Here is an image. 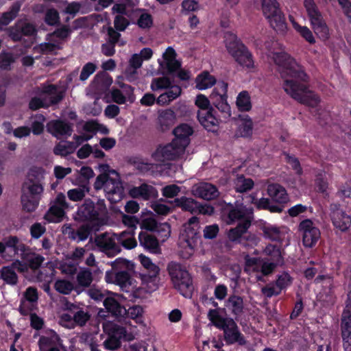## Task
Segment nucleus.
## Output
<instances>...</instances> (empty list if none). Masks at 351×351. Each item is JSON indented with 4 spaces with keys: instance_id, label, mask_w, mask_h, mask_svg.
<instances>
[{
    "instance_id": "obj_1",
    "label": "nucleus",
    "mask_w": 351,
    "mask_h": 351,
    "mask_svg": "<svg viewBox=\"0 0 351 351\" xmlns=\"http://www.w3.org/2000/svg\"><path fill=\"white\" fill-rule=\"evenodd\" d=\"M272 59L278 65V72L284 80V90L302 104L316 106L319 102V97L308 90L305 84L298 82V80L304 82L307 78L302 66L285 52L274 53Z\"/></svg>"
},
{
    "instance_id": "obj_2",
    "label": "nucleus",
    "mask_w": 351,
    "mask_h": 351,
    "mask_svg": "<svg viewBox=\"0 0 351 351\" xmlns=\"http://www.w3.org/2000/svg\"><path fill=\"white\" fill-rule=\"evenodd\" d=\"M99 169L101 173L95 180V189H104L112 202L120 201L123 197L124 189L119 174L107 164L100 165Z\"/></svg>"
},
{
    "instance_id": "obj_3",
    "label": "nucleus",
    "mask_w": 351,
    "mask_h": 351,
    "mask_svg": "<svg viewBox=\"0 0 351 351\" xmlns=\"http://www.w3.org/2000/svg\"><path fill=\"white\" fill-rule=\"evenodd\" d=\"M199 228V221L197 217H191L186 223L180 233L178 253L180 258H189L194 252V245Z\"/></svg>"
},
{
    "instance_id": "obj_4",
    "label": "nucleus",
    "mask_w": 351,
    "mask_h": 351,
    "mask_svg": "<svg viewBox=\"0 0 351 351\" xmlns=\"http://www.w3.org/2000/svg\"><path fill=\"white\" fill-rule=\"evenodd\" d=\"M224 38L226 48L235 62L243 68L247 69L254 68L252 55L241 40L231 32H226Z\"/></svg>"
},
{
    "instance_id": "obj_5",
    "label": "nucleus",
    "mask_w": 351,
    "mask_h": 351,
    "mask_svg": "<svg viewBox=\"0 0 351 351\" xmlns=\"http://www.w3.org/2000/svg\"><path fill=\"white\" fill-rule=\"evenodd\" d=\"M107 209L103 200L95 205L90 200H86L78 209V215L90 223L92 229L98 231L107 222Z\"/></svg>"
},
{
    "instance_id": "obj_6",
    "label": "nucleus",
    "mask_w": 351,
    "mask_h": 351,
    "mask_svg": "<svg viewBox=\"0 0 351 351\" xmlns=\"http://www.w3.org/2000/svg\"><path fill=\"white\" fill-rule=\"evenodd\" d=\"M105 280L108 283L118 285L121 291L130 293L133 297H136L141 290L136 281L128 272L125 271H107L105 274Z\"/></svg>"
},
{
    "instance_id": "obj_7",
    "label": "nucleus",
    "mask_w": 351,
    "mask_h": 351,
    "mask_svg": "<svg viewBox=\"0 0 351 351\" xmlns=\"http://www.w3.org/2000/svg\"><path fill=\"white\" fill-rule=\"evenodd\" d=\"M41 93L43 95L42 99L34 97L29 101V105L32 110H37L41 107L46 108L50 104L58 103L63 97L62 93L58 90L53 85L44 86Z\"/></svg>"
},
{
    "instance_id": "obj_8",
    "label": "nucleus",
    "mask_w": 351,
    "mask_h": 351,
    "mask_svg": "<svg viewBox=\"0 0 351 351\" xmlns=\"http://www.w3.org/2000/svg\"><path fill=\"white\" fill-rule=\"evenodd\" d=\"M221 217L228 224H231L236 221H243L245 219H250L246 216L244 207L241 204L235 203L226 204L225 202L219 204Z\"/></svg>"
},
{
    "instance_id": "obj_9",
    "label": "nucleus",
    "mask_w": 351,
    "mask_h": 351,
    "mask_svg": "<svg viewBox=\"0 0 351 351\" xmlns=\"http://www.w3.org/2000/svg\"><path fill=\"white\" fill-rule=\"evenodd\" d=\"M330 217L333 226L341 232H345L351 226V217L337 202L330 205Z\"/></svg>"
},
{
    "instance_id": "obj_10",
    "label": "nucleus",
    "mask_w": 351,
    "mask_h": 351,
    "mask_svg": "<svg viewBox=\"0 0 351 351\" xmlns=\"http://www.w3.org/2000/svg\"><path fill=\"white\" fill-rule=\"evenodd\" d=\"M223 331V337L227 344L238 343L239 345H245L246 341L241 333L237 323L232 318L227 320L219 328Z\"/></svg>"
},
{
    "instance_id": "obj_11",
    "label": "nucleus",
    "mask_w": 351,
    "mask_h": 351,
    "mask_svg": "<svg viewBox=\"0 0 351 351\" xmlns=\"http://www.w3.org/2000/svg\"><path fill=\"white\" fill-rule=\"evenodd\" d=\"M95 242L96 245L108 256H114L120 252L121 249L117 243V234L106 232L98 235Z\"/></svg>"
},
{
    "instance_id": "obj_12",
    "label": "nucleus",
    "mask_w": 351,
    "mask_h": 351,
    "mask_svg": "<svg viewBox=\"0 0 351 351\" xmlns=\"http://www.w3.org/2000/svg\"><path fill=\"white\" fill-rule=\"evenodd\" d=\"M299 231L302 237L303 244L306 247L314 246L320 237L319 230L310 219H305L300 223Z\"/></svg>"
},
{
    "instance_id": "obj_13",
    "label": "nucleus",
    "mask_w": 351,
    "mask_h": 351,
    "mask_svg": "<svg viewBox=\"0 0 351 351\" xmlns=\"http://www.w3.org/2000/svg\"><path fill=\"white\" fill-rule=\"evenodd\" d=\"M14 269L19 273H27V265L20 260L14 261L11 265L5 266L0 269V279L8 285H16L18 282V276Z\"/></svg>"
},
{
    "instance_id": "obj_14",
    "label": "nucleus",
    "mask_w": 351,
    "mask_h": 351,
    "mask_svg": "<svg viewBox=\"0 0 351 351\" xmlns=\"http://www.w3.org/2000/svg\"><path fill=\"white\" fill-rule=\"evenodd\" d=\"M193 126L188 123H182L177 126V159L183 158L185 149L190 144V137L193 134Z\"/></svg>"
},
{
    "instance_id": "obj_15",
    "label": "nucleus",
    "mask_w": 351,
    "mask_h": 351,
    "mask_svg": "<svg viewBox=\"0 0 351 351\" xmlns=\"http://www.w3.org/2000/svg\"><path fill=\"white\" fill-rule=\"evenodd\" d=\"M152 157L156 162L168 165L169 161L176 158V142L173 139L171 143L160 145L152 154Z\"/></svg>"
},
{
    "instance_id": "obj_16",
    "label": "nucleus",
    "mask_w": 351,
    "mask_h": 351,
    "mask_svg": "<svg viewBox=\"0 0 351 351\" xmlns=\"http://www.w3.org/2000/svg\"><path fill=\"white\" fill-rule=\"evenodd\" d=\"M177 290L184 298L192 297L194 286L191 275L185 269H177Z\"/></svg>"
},
{
    "instance_id": "obj_17",
    "label": "nucleus",
    "mask_w": 351,
    "mask_h": 351,
    "mask_svg": "<svg viewBox=\"0 0 351 351\" xmlns=\"http://www.w3.org/2000/svg\"><path fill=\"white\" fill-rule=\"evenodd\" d=\"M193 195L205 200H212L217 198L219 193L215 186L203 182L193 187Z\"/></svg>"
},
{
    "instance_id": "obj_18",
    "label": "nucleus",
    "mask_w": 351,
    "mask_h": 351,
    "mask_svg": "<svg viewBox=\"0 0 351 351\" xmlns=\"http://www.w3.org/2000/svg\"><path fill=\"white\" fill-rule=\"evenodd\" d=\"M176 123V112L173 108L160 109L158 111V123L162 132L169 130Z\"/></svg>"
},
{
    "instance_id": "obj_19",
    "label": "nucleus",
    "mask_w": 351,
    "mask_h": 351,
    "mask_svg": "<svg viewBox=\"0 0 351 351\" xmlns=\"http://www.w3.org/2000/svg\"><path fill=\"white\" fill-rule=\"evenodd\" d=\"M38 346L40 351H44L50 348L62 346V340L54 330L49 329L40 336Z\"/></svg>"
},
{
    "instance_id": "obj_20",
    "label": "nucleus",
    "mask_w": 351,
    "mask_h": 351,
    "mask_svg": "<svg viewBox=\"0 0 351 351\" xmlns=\"http://www.w3.org/2000/svg\"><path fill=\"white\" fill-rule=\"evenodd\" d=\"M47 128V130L57 138L71 136L72 133L71 126L68 123L60 120L49 121Z\"/></svg>"
},
{
    "instance_id": "obj_21",
    "label": "nucleus",
    "mask_w": 351,
    "mask_h": 351,
    "mask_svg": "<svg viewBox=\"0 0 351 351\" xmlns=\"http://www.w3.org/2000/svg\"><path fill=\"white\" fill-rule=\"evenodd\" d=\"M213 111L212 108L209 110H199L197 112V119L206 130L215 132L217 129L219 121L213 115Z\"/></svg>"
},
{
    "instance_id": "obj_22",
    "label": "nucleus",
    "mask_w": 351,
    "mask_h": 351,
    "mask_svg": "<svg viewBox=\"0 0 351 351\" xmlns=\"http://www.w3.org/2000/svg\"><path fill=\"white\" fill-rule=\"evenodd\" d=\"M128 193L133 198H141L145 200L156 197L158 194L154 186L145 183L139 186L132 187L130 189Z\"/></svg>"
},
{
    "instance_id": "obj_23",
    "label": "nucleus",
    "mask_w": 351,
    "mask_h": 351,
    "mask_svg": "<svg viewBox=\"0 0 351 351\" xmlns=\"http://www.w3.org/2000/svg\"><path fill=\"white\" fill-rule=\"evenodd\" d=\"M44 261L45 258L43 256L25 249L23 251L21 260H20L26 264L27 272L29 269L32 270L38 269Z\"/></svg>"
},
{
    "instance_id": "obj_24",
    "label": "nucleus",
    "mask_w": 351,
    "mask_h": 351,
    "mask_svg": "<svg viewBox=\"0 0 351 351\" xmlns=\"http://www.w3.org/2000/svg\"><path fill=\"white\" fill-rule=\"evenodd\" d=\"M121 296L119 294L108 292L104 300L106 308L114 315H121L125 310L120 304Z\"/></svg>"
},
{
    "instance_id": "obj_25",
    "label": "nucleus",
    "mask_w": 351,
    "mask_h": 351,
    "mask_svg": "<svg viewBox=\"0 0 351 351\" xmlns=\"http://www.w3.org/2000/svg\"><path fill=\"white\" fill-rule=\"evenodd\" d=\"M163 60L159 61L163 73H171L176 70V52L172 47H169L162 55Z\"/></svg>"
},
{
    "instance_id": "obj_26",
    "label": "nucleus",
    "mask_w": 351,
    "mask_h": 351,
    "mask_svg": "<svg viewBox=\"0 0 351 351\" xmlns=\"http://www.w3.org/2000/svg\"><path fill=\"white\" fill-rule=\"evenodd\" d=\"M267 194L276 203L285 204L288 199L285 189L278 184H271L267 186Z\"/></svg>"
},
{
    "instance_id": "obj_27",
    "label": "nucleus",
    "mask_w": 351,
    "mask_h": 351,
    "mask_svg": "<svg viewBox=\"0 0 351 351\" xmlns=\"http://www.w3.org/2000/svg\"><path fill=\"white\" fill-rule=\"evenodd\" d=\"M251 226V219H245L234 228H231L228 233V238L232 242H240L241 239L245 234Z\"/></svg>"
},
{
    "instance_id": "obj_28",
    "label": "nucleus",
    "mask_w": 351,
    "mask_h": 351,
    "mask_svg": "<svg viewBox=\"0 0 351 351\" xmlns=\"http://www.w3.org/2000/svg\"><path fill=\"white\" fill-rule=\"evenodd\" d=\"M140 245L152 253H160L158 240L155 237L147 232H141L138 235Z\"/></svg>"
},
{
    "instance_id": "obj_29",
    "label": "nucleus",
    "mask_w": 351,
    "mask_h": 351,
    "mask_svg": "<svg viewBox=\"0 0 351 351\" xmlns=\"http://www.w3.org/2000/svg\"><path fill=\"white\" fill-rule=\"evenodd\" d=\"M104 330H110L108 337L104 342V346L106 349L114 350L119 348L121 346L120 339L117 336V332L113 324H108L104 326Z\"/></svg>"
},
{
    "instance_id": "obj_30",
    "label": "nucleus",
    "mask_w": 351,
    "mask_h": 351,
    "mask_svg": "<svg viewBox=\"0 0 351 351\" xmlns=\"http://www.w3.org/2000/svg\"><path fill=\"white\" fill-rule=\"evenodd\" d=\"M117 243L121 244L128 250L134 248L137 245V242L134 238V230L131 229L117 234Z\"/></svg>"
},
{
    "instance_id": "obj_31",
    "label": "nucleus",
    "mask_w": 351,
    "mask_h": 351,
    "mask_svg": "<svg viewBox=\"0 0 351 351\" xmlns=\"http://www.w3.org/2000/svg\"><path fill=\"white\" fill-rule=\"evenodd\" d=\"M228 84L220 82L210 95V100L212 105L216 106L217 103L223 102L227 99Z\"/></svg>"
},
{
    "instance_id": "obj_32",
    "label": "nucleus",
    "mask_w": 351,
    "mask_h": 351,
    "mask_svg": "<svg viewBox=\"0 0 351 351\" xmlns=\"http://www.w3.org/2000/svg\"><path fill=\"white\" fill-rule=\"evenodd\" d=\"M311 23L315 34L319 38L322 40H326L328 38L329 29L324 21L322 16L317 19H313V20L311 21Z\"/></svg>"
},
{
    "instance_id": "obj_33",
    "label": "nucleus",
    "mask_w": 351,
    "mask_h": 351,
    "mask_svg": "<svg viewBox=\"0 0 351 351\" xmlns=\"http://www.w3.org/2000/svg\"><path fill=\"white\" fill-rule=\"evenodd\" d=\"M112 78L107 73L97 74L93 83V86L98 93L105 92L112 84Z\"/></svg>"
},
{
    "instance_id": "obj_34",
    "label": "nucleus",
    "mask_w": 351,
    "mask_h": 351,
    "mask_svg": "<svg viewBox=\"0 0 351 351\" xmlns=\"http://www.w3.org/2000/svg\"><path fill=\"white\" fill-rule=\"evenodd\" d=\"M271 25V26L276 31L280 33H284L287 29V24L285 19L281 10L276 12L271 15V16L266 17Z\"/></svg>"
},
{
    "instance_id": "obj_35",
    "label": "nucleus",
    "mask_w": 351,
    "mask_h": 351,
    "mask_svg": "<svg viewBox=\"0 0 351 351\" xmlns=\"http://www.w3.org/2000/svg\"><path fill=\"white\" fill-rule=\"evenodd\" d=\"M239 119L241 123L238 128V134L240 136L247 138L252 135L253 123L248 115H239Z\"/></svg>"
},
{
    "instance_id": "obj_36",
    "label": "nucleus",
    "mask_w": 351,
    "mask_h": 351,
    "mask_svg": "<svg viewBox=\"0 0 351 351\" xmlns=\"http://www.w3.org/2000/svg\"><path fill=\"white\" fill-rule=\"evenodd\" d=\"M43 191V183L25 180L23 185L22 193L40 198Z\"/></svg>"
},
{
    "instance_id": "obj_37",
    "label": "nucleus",
    "mask_w": 351,
    "mask_h": 351,
    "mask_svg": "<svg viewBox=\"0 0 351 351\" xmlns=\"http://www.w3.org/2000/svg\"><path fill=\"white\" fill-rule=\"evenodd\" d=\"M254 4L260 5L265 17L271 16L274 13L280 10L279 3L276 0H259L254 1Z\"/></svg>"
},
{
    "instance_id": "obj_38",
    "label": "nucleus",
    "mask_w": 351,
    "mask_h": 351,
    "mask_svg": "<svg viewBox=\"0 0 351 351\" xmlns=\"http://www.w3.org/2000/svg\"><path fill=\"white\" fill-rule=\"evenodd\" d=\"M226 306L231 310L232 314L239 315L243 312V300L241 296L232 295L226 301Z\"/></svg>"
},
{
    "instance_id": "obj_39",
    "label": "nucleus",
    "mask_w": 351,
    "mask_h": 351,
    "mask_svg": "<svg viewBox=\"0 0 351 351\" xmlns=\"http://www.w3.org/2000/svg\"><path fill=\"white\" fill-rule=\"evenodd\" d=\"M196 88L199 90L208 88L216 83L215 77L208 71H204L195 79Z\"/></svg>"
},
{
    "instance_id": "obj_40",
    "label": "nucleus",
    "mask_w": 351,
    "mask_h": 351,
    "mask_svg": "<svg viewBox=\"0 0 351 351\" xmlns=\"http://www.w3.org/2000/svg\"><path fill=\"white\" fill-rule=\"evenodd\" d=\"M252 202L255 204L258 209L269 210L271 213H281L282 211V206L274 204L269 198L262 197L260 199L255 200L253 197Z\"/></svg>"
},
{
    "instance_id": "obj_41",
    "label": "nucleus",
    "mask_w": 351,
    "mask_h": 351,
    "mask_svg": "<svg viewBox=\"0 0 351 351\" xmlns=\"http://www.w3.org/2000/svg\"><path fill=\"white\" fill-rule=\"evenodd\" d=\"M64 210L58 205H53L45 215V219L50 223H58L62 220Z\"/></svg>"
},
{
    "instance_id": "obj_42",
    "label": "nucleus",
    "mask_w": 351,
    "mask_h": 351,
    "mask_svg": "<svg viewBox=\"0 0 351 351\" xmlns=\"http://www.w3.org/2000/svg\"><path fill=\"white\" fill-rule=\"evenodd\" d=\"M245 266L244 271L247 274L258 272L260 271L261 258L251 257L249 254L244 255Z\"/></svg>"
},
{
    "instance_id": "obj_43",
    "label": "nucleus",
    "mask_w": 351,
    "mask_h": 351,
    "mask_svg": "<svg viewBox=\"0 0 351 351\" xmlns=\"http://www.w3.org/2000/svg\"><path fill=\"white\" fill-rule=\"evenodd\" d=\"M254 182L251 178H245L243 176H238L234 180V189L239 193L246 192L252 189Z\"/></svg>"
},
{
    "instance_id": "obj_44",
    "label": "nucleus",
    "mask_w": 351,
    "mask_h": 351,
    "mask_svg": "<svg viewBox=\"0 0 351 351\" xmlns=\"http://www.w3.org/2000/svg\"><path fill=\"white\" fill-rule=\"evenodd\" d=\"M83 129L86 132L93 134L99 132L103 134H107L109 133V130L106 125L94 120L86 122L83 126Z\"/></svg>"
},
{
    "instance_id": "obj_45",
    "label": "nucleus",
    "mask_w": 351,
    "mask_h": 351,
    "mask_svg": "<svg viewBox=\"0 0 351 351\" xmlns=\"http://www.w3.org/2000/svg\"><path fill=\"white\" fill-rule=\"evenodd\" d=\"M53 287L57 292L63 295H69L74 289L73 283L66 279H58Z\"/></svg>"
},
{
    "instance_id": "obj_46",
    "label": "nucleus",
    "mask_w": 351,
    "mask_h": 351,
    "mask_svg": "<svg viewBox=\"0 0 351 351\" xmlns=\"http://www.w3.org/2000/svg\"><path fill=\"white\" fill-rule=\"evenodd\" d=\"M197 206H198V202L192 198L186 197L177 198V207H181L185 211H189L192 214L196 213Z\"/></svg>"
},
{
    "instance_id": "obj_47",
    "label": "nucleus",
    "mask_w": 351,
    "mask_h": 351,
    "mask_svg": "<svg viewBox=\"0 0 351 351\" xmlns=\"http://www.w3.org/2000/svg\"><path fill=\"white\" fill-rule=\"evenodd\" d=\"M76 149L74 143L69 141H63L59 143L53 149L56 155L66 156L73 153Z\"/></svg>"
},
{
    "instance_id": "obj_48",
    "label": "nucleus",
    "mask_w": 351,
    "mask_h": 351,
    "mask_svg": "<svg viewBox=\"0 0 351 351\" xmlns=\"http://www.w3.org/2000/svg\"><path fill=\"white\" fill-rule=\"evenodd\" d=\"M89 188L86 185H83L81 187L70 189L67 191L68 198L73 202L82 201L85 197L86 194L88 193Z\"/></svg>"
},
{
    "instance_id": "obj_49",
    "label": "nucleus",
    "mask_w": 351,
    "mask_h": 351,
    "mask_svg": "<svg viewBox=\"0 0 351 351\" xmlns=\"http://www.w3.org/2000/svg\"><path fill=\"white\" fill-rule=\"evenodd\" d=\"M40 197L36 196L28 195L22 193L21 203L23 208L28 211L32 212L36 210L39 203Z\"/></svg>"
},
{
    "instance_id": "obj_50",
    "label": "nucleus",
    "mask_w": 351,
    "mask_h": 351,
    "mask_svg": "<svg viewBox=\"0 0 351 351\" xmlns=\"http://www.w3.org/2000/svg\"><path fill=\"white\" fill-rule=\"evenodd\" d=\"M127 316L134 320L136 323L145 326L144 319H143V310L140 306H133L130 307L126 311Z\"/></svg>"
},
{
    "instance_id": "obj_51",
    "label": "nucleus",
    "mask_w": 351,
    "mask_h": 351,
    "mask_svg": "<svg viewBox=\"0 0 351 351\" xmlns=\"http://www.w3.org/2000/svg\"><path fill=\"white\" fill-rule=\"evenodd\" d=\"M21 5L15 3L10 8L9 12L4 13L0 19V28L9 24L17 15L20 10Z\"/></svg>"
},
{
    "instance_id": "obj_52",
    "label": "nucleus",
    "mask_w": 351,
    "mask_h": 351,
    "mask_svg": "<svg viewBox=\"0 0 351 351\" xmlns=\"http://www.w3.org/2000/svg\"><path fill=\"white\" fill-rule=\"evenodd\" d=\"M263 236L271 241H280L281 239V231L279 228L274 226H263L261 228Z\"/></svg>"
},
{
    "instance_id": "obj_53",
    "label": "nucleus",
    "mask_w": 351,
    "mask_h": 351,
    "mask_svg": "<svg viewBox=\"0 0 351 351\" xmlns=\"http://www.w3.org/2000/svg\"><path fill=\"white\" fill-rule=\"evenodd\" d=\"M236 103L240 111H249L252 108L250 97L247 91H242L239 94Z\"/></svg>"
},
{
    "instance_id": "obj_54",
    "label": "nucleus",
    "mask_w": 351,
    "mask_h": 351,
    "mask_svg": "<svg viewBox=\"0 0 351 351\" xmlns=\"http://www.w3.org/2000/svg\"><path fill=\"white\" fill-rule=\"evenodd\" d=\"M90 231L95 230L92 229L90 223H88L87 225L80 226L76 232H72L71 237L78 241H84L88 237Z\"/></svg>"
},
{
    "instance_id": "obj_55",
    "label": "nucleus",
    "mask_w": 351,
    "mask_h": 351,
    "mask_svg": "<svg viewBox=\"0 0 351 351\" xmlns=\"http://www.w3.org/2000/svg\"><path fill=\"white\" fill-rule=\"evenodd\" d=\"M45 173V170L43 168L34 167L29 169L26 180L43 183Z\"/></svg>"
},
{
    "instance_id": "obj_56",
    "label": "nucleus",
    "mask_w": 351,
    "mask_h": 351,
    "mask_svg": "<svg viewBox=\"0 0 351 351\" xmlns=\"http://www.w3.org/2000/svg\"><path fill=\"white\" fill-rule=\"evenodd\" d=\"M304 6L306 10L310 21L322 16V14L314 0H304Z\"/></svg>"
},
{
    "instance_id": "obj_57",
    "label": "nucleus",
    "mask_w": 351,
    "mask_h": 351,
    "mask_svg": "<svg viewBox=\"0 0 351 351\" xmlns=\"http://www.w3.org/2000/svg\"><path fill=\"white\" fill-rule=\"evenodd\" d=\"M112 99L118 104H123L126 101L132 99L133 95H127L122 90L112 88L110 91Z\"/></svg>"
},
{
    "instance_id": "obj_58",
    "label": "nucleus",
    "mask_w": 351,
    "mask_h": 351,
    "mask_svg": "<svg viewBox=\"0 0 351 351\" xmlns=\"http://www.w3.org/2000/svg\"><path fill=\"white\" fill-rule=\"evenodd\" d=\"M21 29V32L15 34L12 32L10 34V36L14 40H18L21 38L22 34L26 36H30L34 34L35 27L32 24L25 23L23 25L19 26Z\"/></svg>"
},
{
    "instance_id": "obj_59",
    "label": "nucleus",
    "mask_w": 351,
    "mask_h": 351,
    "mask_svg": "<svg viewBox=\"0 0 351 351\" xmlns=\"http://www.w3.org/2000/svg\"><path fill=\"white\" fill-rule=\"evenodd\" d=\"M176 99V93L173 90H169L161 95L156 99V104L161 106L169 105Z\"/></svg>"
},
{
    "instance_id": "obj_60",
    "label": "nucleus",
    "mask_w": 351,
    "mask_h": 351,
    "mask_svg": "<svg viewBox=\"0 0 351 351\" xmlns=\"http://www.w3.org/2000/svg\"><path fill=\"white\" fill-rule=\"evenodd\" d=\"M77 281L82 287H88L93 281L92 273L88 269H82L77 275Z\"/></svg>"
},
{
    "instance_id": "obj_61",
    "label": "nucleus",
    "mask_w": 351,
    "mask_h": 351,
    "mask_svg": "<svg viewBox=\"0 0 351 351\" xmlns=\"http://www.w3.org/2000/svg\"><path fill=\"white\" fill-rule=\"evenodd\" d=\"M341 330H351V306H346L343 311Z\"/></svg>"
},
{
    "instance_id": "obj_62",
    "label": "nucleus",
    "mask_w": 351,
    "mask_h": 351,
    "mask_svg": "<svg viewBox=\"0 0 351 351\" xmlns=\"http://www.w3.org/2000/svg\"><path fill=\"white\" fill-rule=\"evenodd\" d=\"M138 259L142 264V265L149 270L153 275L158 274L159 271V268L157 265L152 263V260L146 256L145 255L141 254L138 256Z\"/></svg>"
},
{
    "instance_id": "obj_63",
    "label": "nucleus",
    "mask_w": 351,
    "mask_h": 351,
    "mask_svg": "<svg viewBox=\"0 0 351 351\" xmlns=\"http://www.w3.org/2000/svg\"><path fill=\"white\" fill-rule=\"evenodd\" d=\"M171 86V82L167 77L154 78L151 83V89L156 91L160 89L167 88Z\"/></svg>"
},
{
    "instance_id": "obj_64",
    "label": "nucleus",
    "mask_w": 351,
    "mask_h": 351,
    "mask_svg": "<svg viewBox=\"0 0 351 351\" xmlns=\"http://www.w3.org/2000/svg\"><path fill=\"white\" fill-rule=\"evenodd\" d=\"M108 291L102 290L97 287H92L87 291L88 295L95 301L104 300L108 293Z\"/></svg>"
}]
</instances>
